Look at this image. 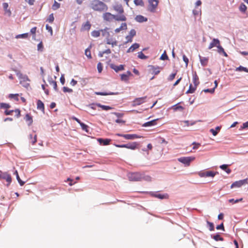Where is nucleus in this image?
Here are the masks:
<instances>
[{
	"instance_id": "1",
	"label": "nucleus",
	"mask_w": 248,
	"mask_h": 248,
	"mask_svg": "<svg viewBox=\"0 0 248 248\" xmlns=\"http://www.w3.org/2000/svg\"><path fill=\"white\" fill-rule=\"evenodd\" d=\"M89 6L93 10L100 13L106 12L108 9L107 5L100 0H92Z\"/></svg>"
},
{
	"instance_id": "2",
	"label": "nucleus",
	"mask_w": 248,
	"mask_h": 248,
	"mask_svg": "<svg viewBox=\"0 0 248 248\" xmlns=\"http://www.w3.org/2000/svg\"><path fill=\"white\" fill-rule=\"evenodd\" d=\"M103 18L104 20L108 22H110L113 19L118 21H125L127 19L124 15H114L109 12L103 14Z\"/></svg>"
},
{
	"instance_id": "3",
	"label": "nucleus",
	"mask_w": 248,
	"mask_h": 248,
	"mask_svg": "<svg viewBox=\"0 0 248 248\" xmlns=\"http://www.w3.org/2000/svg\"><path fill=\"white\" fill-rule=\"evenodd\" d=\"M118 148H125L132 150H135L139 148V143L137 142H129L125 144H115Z\"/></svg>"
},
{
	"instance_id": "4",
	"label": "nucleus",
	"mask_w": 248,
	"mask_h": 248,
	"mask_svg": "<svg viewBox=\"0 0 248 248\" xmlns=\"http://www.w3.org/2000/svg\"><path fill=\"white\" fill-rule=\"evenodd\" d=\"M16 75L20 79V84L25 88H28L30 86V84L28 82L30 81V79L28 76L23 75L20 72L17 73Z\"/></svg>"
},
{
	"instance_id": "5",
	"label": "nucleus",
	"mask_w": 248,
	"mask_h": 248,
	"mask_svg": "<svg viewBox=\"0 0 248 248\" xmlns=\"http://www.w3.org/2000/svg\"><path fill=\"white\" fill-rule=\"evenodd\" d=\"M128 177L130 181H142V173L139 172L129 173L128 174Z\"/></svg>"
},
{
	"instance_id": "6",
	"label": "nucleus",
	"mask_w": 248,
	"mask_h": 248,
	"mask_svg": "<svg viewBox=\"0 0 248 248\" xmlns=\"http://www.w3.org/2000/svg\"><path fill=\"white\" fill-rule=\"evenodd\" d=\"M149 5L148 10L152 13L155 12L157 7L159 1L158 0H148Z\"/></svg>"
},
{
	"instance_id": "7",
	"label": "nucleus",
	"mask_w": 248,
	"mask_h": 248,
	"mask_svg": "<svg viewBox=\"0 0 248 248\" xmlns=\"http://www.w3.org/2000/svg\"><path fill=\"white\" fill-rule=\"evenodd\" d=\"M195 159L194 156L181 157L178 158L179 162L185 164L186 166H189L190 163Z\"/></svg>"
},
{
	"instance_id": "8",
	"label": "nucleus",
	"mask_w": 248,
	"mask_h": 248,
	"mask_svg": "<svg viewBox=\"0 0 248 248\" xmlns=\"http://www.w3.org/2000/svg\"><path fill=\"white\" fill-rule=\"evenodd\" d=\"M116 135L119 137H123L126 140H134L136 139H140L142 137L141 136L137 134H122L117 133Z\"/></svg>"
},
{
	"instance_id": "9",
	"label": "nucleus",
	"mask_w": 248,
	"mask_h": 248,
	"mask_svg": "<svg viewBox=\"0 0 248 248\" xmlns=\"http://www.w3.org/2000/svg\"><path fill=\"white\" fill-rule=\"evenodd\" d=\"M247 184H248V178H246L238 181H235V182L233 183L232 184L231 187L232 188L233 187H240L242 186Z\"/></svg>"
},
{
	"instance_id": "10",
	"label": "nucleus",
	"mask_w": 248,
	"mask_h": 248,
	"mask_svg": "<svg viewBox=\"0 0 248 248\" xmlns=\"http://www.w3.org/2000/svg\"><path fill=\"white\" fill-rule=\"evenodd\" d=\"M5 179L7 182L8 184L7 185V186H8L12 181V178L9 173L7 172H1L0 173V179Z\"/></svg>"
},
{
	"instance_id": "11",
	"label": "nucleus",
	"mask_w": 248,
	"mask_h": 248,
	"mask_svg": "<svg viewBox=\"0 0 248 248\" xmlns=\"http://www.w3.org/2000/svg\"><path fill=\"white\" fill-rule=\"evenodd\" d=\"M149 71L155 75H157L160 72L161 70L163 69L159 66H155L154 65H149Z\"/></svg>"
},
{
	"instance_id": "12",
	"label": "nucleus",
	"mask_w": 248,
	"mask_h": 248,
	"mask_svg": "<svg viewBox=\"0 0 248 248\" xmlns=\"http://www.w3.org/2000/svg\"><path fill=\"white\" fill-rule=\"evenodd\" d=\"M147 98L146 96H144L142 97L136 98L135 100L132 102V106L135 107L136 106H138L142 104L144 102H145V100Z\"/></svg>"
},
{
	"instance_id": "13",
	"label": "nucleus",
	"mask_w": 248,
	"mask_h": 248,
	"mask_svg": "<svg viewBox=\"0 0 248 248\" xmlns=\"http://www.w3.org/2000/svg\"><path fill=\"white\" fill-rule=\"evenodd\" d=\"M216 172L213 171H206L200 172L199 173V175L202 177H214L216 175Z\"/></svg>"
},
{
	"instance_id": "14",
	"label": "nucleus",
	"mask_w": 248,
	"mask_h": 248,
	"mask_svg": "<svg viewBox=\"0 0 248 248\" xmlns=\"http://www.w3.org/2000/svg\"><path fill=\"white\" fill-rule=\"evenodd\" d=\"M106 43L108 45H110L112 47L117 46L118 42L115 38L112 37H108L106 38Z\"/></svg>"
},
{
	"instance_id": "15",
	"label": "nucleus",
	"mask_w": 248,
	"mask_h": 248,
	"mask_svg": "<svg viewBox=\"0 0 248 248\" xmlns=\"http://www.w3.org/2000/svg\"><path fill=\"white\" fill-rule=\"evenodd\" d=\"M220 45V41L218 39L214 38L212 41L210 43L208 49H211L215 46L217 47Z\"/></svg>"
},
{
	"instance_id": "16",
	"label": "nucleus",
	"mask_w": 248,
	"mask_h": 248,
	"mask_svg": "<svg viewBox=\"0 0 248 248\" xmlns=\"http://www.w3.org/2000/svg\"><path fill=\"white\" fill-rule=\"evenodd\" d=\"M113 8L115 11L119 13L120 15H123L124 10L121 4H116L113 6Z\"/></svg>"
},
{
	"instance_id": "17",
	"label": "nucleus",
	"mask_w": 248,
	"mask_h": 248,
	"mask_svg": "<svg viewBox=\"0 0 248 248\" xmlns=\"http://www.w3.org/2000/svg\"><path fill=\"white\" fill-rule=\"evenodd\" d=\"M110 67L113 69L116 72H118L120 71H123L124 69V66L123 64L119 65L111 64L110 65Z\"/></svg>"
},
{
	"instance_id": "18",
	"label": "nucleus",
	"mask_w": 248,
	"mask_h": 248,
	"mask_svg": "<svg viewBox=\"0 0 248 248\" xmlns=\"http://www.w3.org/2000/svg\"><path fill=\"white\" fill-rule=\"evenodd\" d=\"M131 75V73L129 71H128L126 73L121 75V79L123 81H127L129 79V77Z\"/></svg>"
},
{
	"instance_id": "19",
	"label": "nucleus",
	"mask_w": 248,
	"mask_h": 248,
	"mask_svg": "<svg viewBox=\"0 0 248 248\" xmlns=\"http://www.w3.org/2000/svg\"><path fill=\"white\" fill-rule=\"evenodd\" d=\"M91 24L89 21L83 24L81 27L82 31H89L91 29Z\"/></svg>"
},
{
	"instance_id": "20",
	"label": "nucleus",
	"mask_w": 248,
	"mask_h": 248,
	"mask_svg": "<svg viewBox=\"0 0 248 248\" xmlns=\"http://www.w3.org/2000/svg\"><path fill=\"white\" fill-rule=\"evenodd\" d=\"M25 121L28 122V125H31L33 123L32 117L30 114H26L25 117Z\"/></svg>"
},
{
	"instance_id": "21",
	"label": "nucleus",
	"mask_w": 248,
	"mask_h": 248,
	"mask_svg": "<svg viewBox=\"0 0 248 248\" xmlns=\"http://www.w3.org/2000/svg\"><path fill=\"white\" fill-rule=\"evenodd\" d=\"M127 29V24L126 23H122L121 26L115 30L116 33H119L121 31L126 30Z\"/></svg>"
},
{
	"instance_id": "22",
	"label": "nucleus",
	"mask_w": 248,
	"mask_h": 248,
	"mask_svg": "<svg viewBox=\"0 0 248 248\" xmlns=\"http://www.w3.org/2000/svg\"><path fill=\"white\" fill-rule=\"evenodd\" d=\"M140 46V45L138 43H135L133 45H132L127 50V53L132 52H133L135 49L139 48Z\"/></svg>"
},
{
	"instance_id": "23",
	"label": "nucleus",
	"mask_w": 248,
	"mask_h": 248,
	"mask_svg": "<svg viewBox=\"0 0 248 248\" xmlns=\"http://www.w3.org/2000/svg\"><path fill=\"white\" fill-rule=\"evenodd\" d=\"M200 62L202 66H205L207 65L208 62V58L203 57L200 56Z\"/></svg>"
},
{
	"instance_id": "24",
	"label": "nucleus",
	"mask_w": 248,
	"mask_h": 248,
	"mask_svg": "<svg viewBox=\"0 0 248 248\" xmlns=\"http://www.w3.org/2000/svg\"><path fill=\"white\" fill-rule=\"evenodd\" d=\"M98 141L101 144H103V145H108L111 141L110 139H98Z\"/></svg>"
},
{
	"instance_id": "25",
	"label": "nucleus",
	"mask_w": 248,
	"mask_h": 248,
	"mask_svg": "<svg viewBox=\"0 0 248 248\" xmlns=\"http://www.w3.org/2000/svg\"><path fill=\"white\" fill-rule=\"evenodd\" d=\"M135 20L139 22H143L147 21V18L141 15H138L136 16Z\"/></svg>"
},
{
	"instance_id": "26",
	"label": "nucleus",
	"mask_w": 248,
	"mask_h": 248,
	"mask_svg": "<svg viewBox=\"0 0 248 248\" xmlns=\"http://www.w3.org/2000/svg\"><path fill=\"white\" fill-rule=\"evenodd\" d=\"M157 120H154L146 123H145L142 124V126L143 127H147V126H151L153 125H155L156 124V121Z\"/></svg>"
},
{
	"instance_id": "27",
	"label": "nucleus",
	"mask_w": 248,
	"mask_h": 248,
	"mask_svg": "<svg viewBox=\"0 0 248 248\" xmlns=\"http://www.w3.org/2000/svg\"><path fill=\"white\" fill-rule=\"evenodd\" d=\"M136 31L135 30L132 29L129 32V35L126 36V38H129V40H128L129 41L132 42V38L136 35Z\"/></svg>"
},
{
	"instance_id": "28",
	"label": "nucleus",
	"mask_w": 248,
	"mask_h": 248,
	"mask_svg": "<svg viewBox=\"0 0 248 248\" xmlns=\"http://www.w3.org/2000/svg\"><path fill=\"white\" fill-rule=\"evenodd\" d=\"M37 108L38 109L42 111H44L45 107L44 103L40 100L37 101Z\"/></svg>"
},
{
	"instance_id": "29",
	"label": "nucleus",
	"mask_w": 248,
	"mask_h": 248,
	"mask_svg": "<svg viewBox=\"0 0 248 248\" xmlns=\"http://www.w3.org/2000/svg\"><path fill=\"white\" fill-rule=\"evenodd\" d=\"M217 52L219 53H220V54L222 53L225 57H228L227 54L224 51V48L220 46V44L217 47Z\"/></svg>"
},
{
	"instance_id": "30",
	"label": "nucleus",
	"mask_w": 248,
	"mask_h": 248,
	"mask_svg": "<svg viewBox=\"0 0 248 248\" xmlns=\"http://www.w3.org/2000/svg\"><path fill=\"white\" fill-rule=\"evenodd\" d=\"M29 140L32 144H34L37 141V135H35L33 137L32 135L29 136Z\"/></svg>"
},
{
	"instance_id": "31",
	"label": "nucleus",
	"mask_w": 248,
	"mask_h": 248,
	"mask_svg": "<svg viewBox=\"0 0 248 248\" xmlns=\"http://www.w3.org/2000/svg\"><path fill=\"white\" fill-rule=\"evenodd\" d=\"M197 88V86H193V85L190 84L188 90L186 91V93H192L195 92L196 89Z\"/></svg>"
},
{
	"instance_id": "32",
	"label": "nucleus",
	"mask_w": 248,
	"mask_h": 248,
	"mask_svg": "<svg viewBox=\"0 0 248 248\" xmlns=\"http://www.w3.org/2000/svg\"><path fill=\"white\" fill-rule=\"evenodd\" d=\"M19 94H9L8 95V97L10 99H13L16 101H18L19 100Z\"/></svg>"
},
{
	"instance_id": "33",
	"label": "nucleus",
	"mask_w": 248,
	"mask_h": 248,
	"mask_svg": "<svg viewBox=\"0 0 248 248\" xmlns=\"http://www.w3.org/2000/svg\"><path fill=\"white\" fill-rule=\"evenodd\" d=\"M221 129V126H217L216 127V130L214 129H211L210 130V131L211 133H212V134L214 136H216L217 133H218V132L219 131H220Z\"/></svg>"
},
{
	"instance_id": "34",
	"label": "nucleus",
	"mask_w": 248,
	"mask_h": 248,
	"mask_svg": "<svg viewBox=\"0 0 248 248\" xmlns=\"http://www.w3.org/2000/svg\"><path fill=\"white\" fill-rule=\"evenodd\" d=\"M211 237L212 238H213L216 241H222L224 240L223 238L221 237L219 234H217L214 235H212Z\"/></svg>"
},
{
	"instance_id": "35",
	"label": "nucleus",
	"mask_w": 248,
	"mask_h": 248,
	"mask_svg": "<svg viewBox=\"0 0 248 248\" xmlns=\"http://www.w3.org/2000/svg\"><path fill=\"white\" fill-rule=\"evenodd\" d=\"M220 168L225 170L228 174H230L231 172V170L228 168V165L226 164L222 165L220 166Z\"/></svg>"
},
{
	"instance_id": "36",
	"label": "nucleus",
	"mask_w": 248,
	"mask_h": 248,
	"mask_svg": "<svg viewBox=\"0 0 248 248\" xmlns=\"http://www.w3.org/2000/svg\"><path fill=\"white\" fill-rule=\"evenodd\" d=\"M193 82L195 86H197L199 84V78L197 75H195L193 77Z\"/></svg>"
},
{
	"instance_id": "37",
	"label": "nucleus",
	"mask_w": 248,
	"mask_h": 248,
	"mask_svg": "<svg viewBox=\"0 0 248 248\" xmlns=\"http://www.w3.org/2000/svg\"><path fill=\"white\" fill-rule=\"evenodd\" d=\"M11 108V106L9 104L5 103H0V108H4L7 109Z\"/></svg>"
},
{
	"instance_id": "38",
	"label": "nucleus",
	"mask_w": 248,
	"mask_h": 248,
	"mask_svg": "<svg viewBox=\"0 0 248 248\" xmlns=\"http://www.w3.org/2000/svg\"><path fill=\"white\" fill-rule=\"evenodd\" d=\"M101 30L99 31H93L91 32V35L93 37H98L100 35Z\"/></svg>"
},
{
	"instance_id": "39",
	"label": "nucleus",
	"mask_w": 248,
	"mask_h": 248,
	"mask_svg": "<svg viewBox=\"0 0 248 248\" xmlns=\"http://www.w3.org/2000/svg\"><path fill=\"white\" fill-rule=\"evenodd\" d=\"M101 32H102V36H103L104 37H106V38H107L109 36V33L108 31L107 28L103 30H101Z\"/></svg>"
},
{
	"instance_id": "40",
	"label": "nucleus",
	"mask_w": 248,
	"mask_h": 248,
	"mask_svg": "<svg viewBox=\"0 0 248 248\" xmlns=\"http://www.w3.org/2000/svg\"><path fill=\"white\" fill-rule=\"evenodd\" d=\"M15 174L16 175V179L18 182V183H19V184L20 185V186H22L24 185L25 184V182L22 181L19 176V175H18V172L17 170H16L15 172Z\"/></svg>"
},
{
	"instance_id": "41",
	"label": "nucleus",
	"mask_w": 248,
	"mask_h": 248,
	"mask_svg": "<svg viewBox=\"0 0 248 248\" xmlns=\"http://www.w3.org/2000/svg\"><path fill=\"white\" fill-rule=\"evenodd\" d=\"M91 48V46H90V47L86 48L85 51V54L89 59L92 58V56H91V51H90Z\"/></svg>"
},
{
	"instance_id": "42",
	"label": "nucleus",
	"mask_w": 248,
	"mask_h": 248,
	"mask_svg": "<svg viewBox=\"0 0 248 248\" xmlns=\"http://www.w3.org/2000/svg\"><path fill=\"white\" fill-rule=\"evenodd\" d=\"M97 106L101 108H102V109L105 110H108L109 109H111L112 108L109 106H105V105H102L100 104H97Z\"/></svg>"
},
{
	"instance_id": "43",
	"label": "nucleus",
	"mask_w": 248,
	"mask_h": 248,
	"mask_svg": "<svg viewBox=\"0 0 248 248\" xmlns=\"http://www.w3.org/2000/svg\"><path fill=\"white\" fill-rule=\"evenodd\" d=\"M60 7V3L57 2L56 1H54V2L52 6V9L53 10H56Z\"/></svg>"
},
{
	"instance_id": "44",
	"label": "nucleus",
	"mask_w": 248,
	"mask_h": 248,
	"mask_svg": "<svg viewBox=\"0 0 248 248\" xmlns=\"http://www.w3.org/2000/svg\"><path fill=\"white\" fill-rule=\"evenodd\" d=\"M239 9L242 13H245L247 10V7L244 3H241Z\"/></svg>"
},
{
	"instance_id": "45",
	"label": "nucleus",
	"mask_w": 248,
	"mask_h": 248,
	"mask_svg": "<svg viewBox=\"0 0 248 248\" xmlns=\"http://www.w3.org/2000/svg\"><path fill=\"white\" fill-rule=\"evenodd\" d=\"M49 84L52 85L54 88V89L56 91H58L57 84V82L56 81L51 80L49 81Z\"/></svg>"
},
{
	"instance_id": "46",
	"label": "nucleus",
	"mask_w": 248,
	"mask_h": 248,
	"mask_svg": "<svg viewBox=\"0 0 248 248\" xmlns=\"http://www.w3.org/2000/svg\"><path fill=\"white\" fill-rule=\"evenodd\" d=\"M80 126L82 129L83 130L86 131L87 133H89V126L88 125L84 124V123H82L80 124Z\"/></svg>"
},
{
	"instance_id": "47",
	"label": "nucleus",
	"mask_w": 248,
	"mask_h": 248,
	"mask_svg": "<svg viewBox=\"0 0 248 248\" xmlns=\"http://www.w3.org/2000/svg\"><path fill=\"white\" fill-rule=\"evenodd\" d=\"M29 36L28 33H23L21 34L17 35L16 37V38H27Z\"/></svg>"
},
{
	"instance_id": "48",
	"label": "nucleus",
	"mask_w": 248,
	"mask_h": 248,
	"mask_svg": "<svg viewBox=\"0 0 248 248\" xmlns=\"http://www.w3.org/2000/svg\"><path fill=\"white\" fill-rule=\"evenodd\" d=\"M134 2L137 6H144V2L142 0H134Z\"/></svg>"
},
{
	"instance_id": "49",
	"label": "nucleus",
	"mask_w": 248,
	"mask_h": 248,
	"mask_svg": "<svg viewBox=\"0 0 248 248\" xmlns=\"http://www.w3.org/2000/svg\"><path fill=\"white\" fill-rule=\"evenodd\" d=\"M152 178L149 175H145L142 173V180H145L146 181H151Z\"/></svg>"
},
{
	"instance_id": "50",
	"label": "nucleus",
	"mask_w": 248,
	"mask_h": 248,
	"mask_svg": "<svg viewBox=\"0 0 248 248\" xmlns=\"http://www.w3.org/2000/svg\"><path fill=\"white\" fill-rule=\"evenodd\" d=\"M207 224L210 231H213L214 230V225L212 222L207 221Z\"/></svg>"
},
{
	"instance_id": "51",
	"label": "nucleus",
	"mask_w": 248,
	"mask_h": 248,
	"mask_svg": "<svg viewBox=\"0 0 248 248\" xmlns=\"http://www.w3.org/2000/svg\"><path fill=\"white\" fill-rule=\"evenodd\" d=\"M138 57L140 59H146L147 58V56H145L141 51L138 52Z\"/></svg>"
},
{
	"instance_id": "52",
	"label": "nucleus",
	"mask_w": 248,
	"mask_h": 248,
	"mask_svg": "<svg viewBox=\"0 0 248 248\" xmlns=\"http://www.w3.org/2000/svg\"><path fill=\"white\" fill-rule=\"evenodd\" d=\"M242 200H243L242 198H240L239 199H237L236 200H234L233 199H231L229 200V202L230 203H232V204H234V203H237L239 202H241V201H242Z\"/></svg>"
},
{
	"instance_id": "53",
	"label": "nucleus",
	"mask_w": 248,
	"mask_h": 248,
	"mask_svg": "<svg viewBox=\"0 0 248 248\" xmlns=\"http://www.w3.org/2000/svg\"><path fill=\"white\" fill-rule=\"evenodd\" d=\"M236 71H245L246 72H248V69L244 67H243L242 66H240L239 67H237L236 69Z\"/></svg>"
},
{
	"instance_id": "54",
	"label": "nucleus",
	"mask_w": 248,
	"mask_h": 248,
	"mask_svg": "<svg viewBox=\"0 0 248 248\" xmlns=\"http://www.w3.org/2000/svg\"><path fill=\"white\" fill-rule=\"evenodd\" d=\"M95 94H96L97 95H107L114 94V93H104V92H95Z\"/></svg>"
},
{
	"instance_id": "55",
	"label": "nucleus",
	"mask_w": 248,
	"mask_h": 248,
	"mask_svg": "<svg viewBox=\"0 0 248 248\" xmlns=\"http://www.w3.org/2000/svg\"><path fill=\"white\" fill-rule=\"evenodd\" d=\"M173 107V109L174 110H183L184 109L183 107H182L181 106H178L177 105H174Z\"/></svg>"
},
{
	"instance_id": "56",
	"label": "nucleus",
	"mask_w": 248,
	"mask_h": 248,
	"mask_svg": "<svg viewBox=\"0 0 248 248\" xmlns=\"http://www.w3.org/2000/svg\"><path fill=\"white\" fill-rule=\"evenodd\" d=\"M54 20V17L53 14L49 15L47 21L49 23H52Z\"/></svg>"
},
{
	"instance_id": "57",
	"label": "nucleus",
	"mask_w": 248,
	"mask_h": 248,
	"mask_svg": "<svg viewBox=\"0 0 248 248\" xmlns=\"http://www.w3.org/2000/svg\"><path fill=\"white\" fill-rule=\"evenodd\" d=\"M63 92L64 93H72L73 90L72 89L69 88L67 87H63L62 88Z\"/></svg>"
},
{
	"instance_id": "58",
	"label": "nucleus",
	"mask_w": 248,
	"mask_h": 248,
	"mask_svg": "<svg viewBox=\"0 0 248 248\" xmlns=\"http://www.w3.org/2000/svg\"><path fill=\"white\" fill-rule=\"evenodd\" d=\"M169 58L168 55H167L166 52L165 51L161 56L160 59L162 60H168Z\"/></svg>"
},
{
	"instance_id": "59",
	"label": "nucleus",
	"mask_w": 248,
	"mask_h": 248,
	"mask_svg": "<svg viewBox=\"0 0 248 248\" xmlns=\"http://www.w3.org/2000/svg\"><path fill=\"white\" fill-rule=\"evenodd\" d=\"M14 112H15L16 113V118H19L21 116V113H20V110H19V109H16L15 110H14Z\"/></svg>"
},
{
	"instance_id": "60",
	"label": "nucleus",
	"mask_w": 248,
	"mask_h": 248,
	"mask_svg": "<svg viewBox=\"0 0 248 248\" xmlns=\"http://www.w3.org/2000/svg\"><path fill=\"white\" fill-rule=\"evenodd\" d=\"M192 145H193V149L195 150L198 149L200 146L201 144L199 143H197L196 142H193L192 143Z\"/></svg>"
},
{
	"instance_id": "61",
	"label": "nucleus",
	"mask_w": 248,
	"mask_h": 248,
	"mask_svg": "<svg viewBox=\"0 0 248 248\" xmlns=\"http://www.w3.org/2000/svg\"><path fill=\"white\" fill-rule=\"evenodd\" d=\"M97 69H98V72L99 73H101L102 72V69H103V66H102V63L101 62H99L97 64Z\"/></svg>"
},
{
	"instance_id": "62",
	"label": "nucleus",
	"mask_w": 248,
	"mask_h": 248,
	"mask_svg": "<svg viewBox=\"0 0 248 248\" xmlns=\"http://www.w3.org/2000/svg\"><path fill=\"white\" fill-rule=\"evenodd\" d=\"M176 75V72H175V73H172L171 74H170L168 78V80L170 81H172V80H173L175 77Z\"/></svg>"
},
{
	"instance_id": "63",
	"label": "nucleus",
	"mask_w": 248,
	"mask_h": 248,
	"mask_svg": "<svg viewBox=\"0 0 248 248\" xmlns=\"http://www.w3.org/2000/svg\"><path fill=\"white\" fill-rule=\"evenodd\" d=\"M203 91L205 93H213L215 92V88H214L213 89H205Z\"/></svg>"
},
{
	"instance_id": "64",
	"label": "nucleus",
	"mask_w": 248,
	"mask_h": 248,
	"mask_svg": "<svg viewBox=\"0 0 248 248\" xmlns=\"http://www.w3.org/2000/svg\"><path fill=\"white\" fill-rule=\"evenodd\" d=\"M14 112V110H8V109H7L5 110L4 114L5 115H11L12 112Z\"/></svg>"
}]
</instances>
